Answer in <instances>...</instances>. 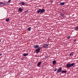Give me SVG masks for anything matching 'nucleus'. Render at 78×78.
<instances>
[{"instance_id": "obj_21", "label": "nucleus", "mask_w": 78, "mask_h": 78, "mask_svg": "<svg viewBox=\"0 0 78 78\" xmlns=\"http://www.w3.org/2000/svg\"><path fill=\"white\" fill-rule=\"evenodd\" d=\"M75 30L76 31H77V30H78V26L76 27V29Z\"/></svg>"}, {"instance_id": "obj_16", "label": "nucleus", "mask_w": 78, "mask_h": 78, "mask_svg": "<svg viewBox=\"0 0 78 78\" xmlns=\"http://www.w3.org/2000/svg\"><path fill=\"white\" fill-rule=\"evenodd\" d=\"M28 55L27 53V54H23V56H27V55Z\"/></svg>"}, {"instance_id": "obj_23", "label": "nucleus", "mask_w": 78, "mask_h": 78, "mask_svg": "<svg viewBox=\"0 0 78 78\" xmlns=\"http://www.w3.org/2000/svg\"><path fill=\"white\" fill-rule=\"evenodd\" d=\"M27 12H28V10H27L25 11V12L26 13H27Z\"/></svg>"}, {"instance_id": "obj_4", "label": "nucleus", "mask_w": 78, "mask_h": 78, "mask_svg": "<svg viewBox=\"0 0 78 78\" xmlns=\"http://www.w3.org/2000/svg\"><path fill=\"white\" fill-rule=\"evenodd\" d=\"M66 67H68V68H70V67H71L70 66V64L68 63L66 66Z\"/></svg>"}, {"instance_id": "obj_7", "label": "nucleus", "mask_w": 78, "mask_h": 78, "mask_svg": "<svg viewBox=\"0 0 78 78\" xmlns=\"http://www.w3.org/2000/svg\"><path fill=\"white\" fill-rule=\"evenodd\" d=\"M18 11L20 12H22V11H23V9L21 8H20L18 9Z\"/></svg>"}, {"instance_id": "obj_28", "label": "nucleus", "mask_w": 78, "mask_h": 78, "mask_svg": "<svg viewBox=\"0 0 78 78\" xmlns=\"http://www.w3.org/2000/svg\"><path fill=\"white\" fill-rule=\"evenodd\" d=\"M76 41V40H75L74 41V42H75Z\"/></svg>"}, {"instance_id": "obj_17", "label": "nucleus", "mask_w": 78, "mask_h": 78, "mask_svg": "<svg viewBox=\"0 0 78 78\" xmlns=\"http://www.w3.org/2000/svg\"><path fill=\"white\" fill-rule=\"evenodd\" d=\"M74 65H75V63H74L71 64H70L71 67V66L72 67V66H74Z\"/></svg>"}, {"instance_id": "obj_15", "label": "nucleus", "mask_w": 78, "mask_h": 78, "mask_svg": "<svg viewBox=\"0 0 78 78\" xmlns=\"http://www.w3.org/2000/svg\"><path fill=\"white\" fill-rule=\"evenodd\" d=\"M37 13H39V12L41 13V9H40L39 10H37Z\"/></svg>"}, {"instance_id": "obj_19", "label": "nucleus", "mask_w": 78, "mask_h": 78, "mask_svg": "<svg viewBox=\"0 0 78 78\" xmlns=\"http://www.w3.org/2000/svg\"><path fill=\"white\" fill-rule=\"evenodd\" d=\"M9 18H7L6 20V22H9Z\"/></svg>"}, {"instance_id": "obj_14", "label": "nucleus", "mask_w": 78, "mask_h": 78, "mask_svg": "<svg viewBox=\"0 0 78 78\" xmlns=\"http://www.w3.org/2000/svg\"><path fill=\"white\" fill-rule=\"evenodd\" d=\"M41 62H39L38 63V64H37V66L39 67V66H40V64H41Z\"/></svg>"}, {"instance_id": "obj_3", "label": "nucleus", "mask_w": 78, "mask_h": 78, "mask_svg": "<svg viewBox=\"0 0 78 78\" xmlns=\"http://www.w3.org/2000/svg\"><path fill=\"white\" fill-rule=\"evenodd\" d=\"M62 71V68H59L58 70L57 71V73H59V72H61Z\"/></svg>"}, {"instance_id": "obj_18", "label": "nucleus", "mask_w": 78, "mask_h": 78, "mask_svg": "<svg viewBox=\"0 0 78 78\" xmlns=\"http://www.w3.org/2000/svg\"><path fill=\"white\" fill-rule=\"evenodd\" d=\"M73 53H74L73 52H72L69 55L70 56H72V55H73Z\"/></svg>"}, {"instance_id": "obj_13", "label": "nucleus", "mask_w": 78, "mask_h": 78, "mask_svg": "<svg viewBox=\"0 0 78 78\" xmlns=\"http://www.w3.org/2000/svg\"><path fill=\"white\" fill-rule=\"evenodd\" d=\"M31 27H28L27 28V30H28V31H31Z\"/></svg>"}, {"instance_id": "obj_12", "label": "nucleus", "mask_w": 78, "mask_h": 78, "mask_svg": "<svg viewBox=\"0 0 78 78\" xmlns=\"http://www.w3.org/2000/svg\"><path fill=\"white\" fill-rule=\"evenodd\" d=\"M62 73H67V71L63 70L62 71Z\"/></svg>"}, {"instance_id": "obj_8", "label": "nucleus", "mask_w": 78, "mask_h": 78, "mask_svg": "<svg viewBox=\"0 0 78 78\" xmlns=\"http://www.w3.org/2000/svg\"><path fill=\"white\" fill-rule=\"evenodd\" d=\"M34 48H39V45H34Z\"/></svg>"}, {"instance_id": "obj_26", "label": "nucleus", "mask_w": 78, "mask_h": 78, "mask_svg": "<svg viewBox=\"0 0 78 78\" xmlns=\"http://www.w3.org/2000/svg\"><path fill=\"white\" fill-rule=\"evenodd\" d=\"M56 70H57V69H55L54 70V72H55V71H56Z\"/></svg>"}, {"instance_id": "obj_9", "label": "nucleus", "mask_w": 78, "mask_h": 78, "mask_svg": "<svg viewBox=\"0 0 78 78\" xmlns=\"http://www.w3.org/2000/svg\"><path fill=\"white\" fill-rule=\"evenodd\" d=\"M20 4H21V5H25V2H21V3H20Z\"/></svg>"}, {"instance_id": "obj_6", "label": "nucleus", "mask_w": 78, "mask_h": 78, "mask_svg": "<svg viewBox=\"0 0 78 78\" xmlns=\"http://www.w3.org/2000/svg\"><path fill=\"white\" fill-rule=\"evenodd\" d=\"M52 64L53 65L56 64V61L55 60L53 61L52 62Z\"/></svg>"}, {"instance_id": "obj_24", "label": "nucleus", "mask_w": 78, "mask_h": 78, "mask_svg": "<svg viewBox=\"0 0 78 78\" xmlns=\"http://www.w3.org/2000/svg\"><path fill=\"white\" fill-rule=\"evenodd\" d=\"M2 2H0V5H2Z\"/></svg>"}, {"instance_id": "obj_5", "label": "nucleus", "mask_w": 78, "mask_h": 78, "mask_svg": "<svg viewBox=\"0 0 78 78\" xmlns=\"http://www.w3.org/2000/svg\"><path fill=\"white\" fill-rule=\"evenodd\" d=\"M45 9H41V13L42 14V13H43L44 12H45Z\"/></svg>"}, {"instance_id": "obj_10", "label": "nucleus", "mask_w": 78, "mask_h": 78, "mask_svg": "<svg viewBox=\"0 0 78 78\" xmlns=\"http://www.w3.org/2000/svg\"><path fill=\"white\" fill-rule=\"evenodd\" d=\"M61 16H62V18L64 19V17H65V16L63 14H61Z\"/></svg>"}, {"instance_id": "obj_27", "label": "nucleus", "mask_w": 78, "mask_h": 78, "mask_svg": "<svg viewBox=\"0 0 78 78\" xmlns=\"http://www.w3.org/2000/svg\"><path fill=\"white\" fill-rule=\"evenodd\" d=\"M7 4L8 5H9V3H8V2H7Z\"/></svg>"}, {"instance_id": "obj_2", "label": "nucleus", "mask_w": 78, "mask_h": 78, "mask_svg": "<svg viewBox=\"0 0 78 78\" xmlns=\"http://www.w3.org/2000/svg\"><path fill=\"white\" fill-rule=\"evenodd\" d=\"M48 45L47 44H44L43 46V48H48Z\"/></svg>"}, {"instance_id": "obj_25", "label": "nucleus", "mask_w": 78, "mask_h": 78, "mask_svg": "<svg viewBox=\"0 0 78 78\" xmlns=\"http://www.w3.org/2000/svg\"><path fill=\"white\" fill-rule=\"evenodd\" d=\"M11 2V0H9V1H8V3H9V2Z\"/></svg>"}, {"instance_id": "obj_29", "label": "nucleus", "mask_w": 78, "mask_h": 78, "mask_svg": "<svg viewBox=\"0 0 78 78\" xmlns=\"http://www.w3.org/2000/svg\"><path fill=\"white\" fill-rule=\"evenodd\" d=\"M2 54H0V56H2Z\"/></svg>"}, {"instance_id": "obj_1", "label": "nucleus", "mask_w": 78, "mask_h": 78, "mask_svg": "<svg viewBox=\"0 0 78 78\" xmlns=\"http://www.w3.org/2000/svg\"><path fill=\"white\" fill-rule=\"evenodd\" d=\"M42 49V47H39L37 49L35 50L37 53H39L40 50Z\"/></svg>"}, {"instance_id": "obj_11", "label": "nucleus", "mask_w": 78, "mask_h": 78, "mask_svg": "<svg viewBox=\"0 0 78 78\" xmlns=\"http://www.w3.org/2000/svg\"><path fill=\"white\" fill-rule=\"evenodd\" d=\"M65 4V3L64 2H61L60 3V5H61L62 6H63Z\"/></svg>"}, {"instance_id": "obj_22", "label": "nucleus", "mask_w": 78, "mask_h": 78, "mask_svg": "<svg viewBox=\"0 0 78 78\" xmlns=\"http://www.w3.org/2000/svg\"><path fill=\"white\" fill-rule=\"evenodd\" d=\"M67 38L68 39H69V38H70V36L67 37Z\"/></svg>"}, {"instance_id": "obj_20", "label": "nucleus", "mask_w": 78, "mask_h": 78, "mask_svg": "<svg viewBox=\"0 0 78 78\" xmlns=\"http://www.w3.org/2000/svg\"><path fill=\"white\" fill-rule=\"evenodd\" d=\"M5 5V3L3 2H2V5L3 6L4 5Z\"/></svg>"}, {"instance_id": "obj_30", "label": "nucleus", "mask_w": 78, "mask_h": 78, "mask_svg": "<svg viewBox=\"0 0 78 78\" xmlns=\"http://www.w3.org/2000/svg\"><path fill=\"white\" fill-rule=\"evenodd\" d=\"M1 41H1V40H0V42H1Z\"/></svg>"}]
</instances>
